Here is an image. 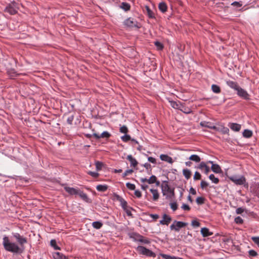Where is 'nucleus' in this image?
<instances>
[{
  "label": "nucleus",
  "mask_w": 259,
  "mask_h": 259,
  "mask_svg": "<svg viewBox=\"0 0 259 259\" xmlns=\"http://www.w3.org/2000/svg\"><path fill=\"white\" fill-rule=\"evenodd\" d=\"M189 159L190 160L195 161V162H199L201 160L200 157L198 155L195 154L191 155Z\"/></svg>",
  "instance_id": "nucleus-25"
},
{
  "label": "nucleus",
  "mask_w": 259,
  "mask_h": 259,
  "mask_svg": "<svg viewBox=\"0 0 259 259\" xmlns=\"http://www.w3.org/2000/svg\"><path fill=\"white\" fill-rule=\"evenodd\" d=\"M53 257L54 259H68V256L59 252H54Z\"/></svg>",
  "instance_id": "nucleus-14"
},
{
  "label": "nucleus",
  "mask_w": 259,
  "mask_h": 259,
  "mask_svg": "<svg viewBox=\"0 0 259 259\" xmlns=\"http://www.w3.org/2000/svg\"><path fill=\"white\" fill-rule=\"evenodd\" d=\"M107 189L108 186L106 185H99L96 187V189L99 192H105Z\"/></svg>",
  "instance_id": "nucleus-24"
},
{
  "label": "nucleus",
  "mask_w": 259,
  "mask_h": 259,
  "mask_svg": "<svg viewBox=\"0 0 259 259\" xmlns=\"http://www.w3.org/2000/svg\"><path fill=\"white\" fill-rule=\"evenodd\" d=\"M119 131L121 133L124 134H126L128 131L127 127L125 125H123L121 127H120Z\"/></svg>",
  "instance_id": "nucleus-44"
},
{
  "label": "nucleus",
  "mask_w": 259,
  "mask_h": 259,
  "mask_svg": "<svg viewBox=\"0 0 259 259\" xmlns=\"http://www.w3.org/2000/svg\"><path fill=\"white\" fill-rule=\"evenodd\" d=\"M249 256L250 257H254L257 255V253L254 250H250L248 251Z\"/></svg>",
  "instance_id": "nucleus-46"
},
{
  "label": "nucleus",
  "mask_w": 259,
  "mask_h": 259,
  "mask_svg": "<svg viewBox=\"0 0 259 259\" xmlns=\"http://www.w3.org/2000/svg\"><path fill=\"white\" fill-rule=\"evenodd\" d=\"M120 203L121 207L123 209H125L126 208L128 207V206H127V202L124 199H123L122 201H121Z\"/></svg>",
  "instance_id": "nucleus-41"
},
{
  "label": "nucleus",
  "mask_w": 259,
  "mask_h": 259,
  "mask_svg": "<svg viewBox=\"0 0 259 259\" xmlns=\"http://www.w3.org/2000/svg\"><path fill=\"white\" fill-rule=\"evenodd\" d=\"M183 174L187 180L189 179L191 177V171L188 169H184Z\"/></svg>",
  "instance_id": "nucleus-23"
},
{
  "label": "nucleus",
  "mask_w": 259,
  "mask_h": 259,
  "mask_svg": "<svg viewBox=\"0 0 259 259\" xmlns=\"http://www.w3.org/2000/svg\"><path fill=\"white\" fill-rule=\"evenodd\" d=\"M13 236L16 238L20 246H19L16 243L11 242L9 238L6 236L3 238V245L6 250L14 253L20 254L24 250V244L27 243V239L18 233L14 234Z\"/></svg>",
  "instance_id": "nucleus-1"
},
{
  "label": "nucleus",
  "mask_w": 259,
  "mask_h": 259,
  "mask_svg": "<svg viewBox=\"0 0 259 259\" xmlns=\"http://www.w3.org/2000/svg\"><path fill=\"white\" fill-rule=\"evenodd\" d=\"M191 225L194 227H198L200 226V224L196 220H193L191 222Z\"/></svg>",
  "instance_id": "nucleus-55"
},
{
  "label": "nucleus",
  "mask_w": 259,
  "mask_h": 259,
  "mask_svg": "<svg viewBox=\"0 0 259 259\" xmlns=\"http://www.w3.org/2000/svg\"><path fill=\"white\" fill-rule=\"evenodd\" d=\"M211 168L215 173L219 174L222 172L221 167L217 164H212Z\"/></svg>",
  "instance_id": "nucleus-22"
},
{
  "label": "nucleus",
  "mask_w": 259,
  "mask_h": 259,
  "mask_svg": "<svg viewBox=\"0 0 259 259\" xmlns=\"http://www.w3.org/2000/svg\"><path fill=\"white\" fill-rule=\"evenodd\" d=\"M113 197L114 199L116 200L117 201H118L120 202L122 201V199H123L120 196L117 194H114Z\"/></svg>",
  "instance_id": "nucleus-51"
},
{
  "label": "nucleus",
  "mask_w": 259,
  "mask_h": 259,
  "mask_svg": "<svg viewBox=\"0 0 259 259\" xmlns=\"http://www.w3.org/2000/svg\"><path fill=\"white\" fill-rule=\"evenodd\" d=\"M197 168L201 170H204V173L206 175L208 174V172L210 171V168L209 166H207L206 163H205L204 162H200V163L198 166Z\"/></svg>",
  "instance_id": "nucleus-11"
},
{
  "label": "nucleus",
  "mask_w": 259,
  "mask_h": 259,
  "mask_svg": "<svg viewBox=\"0 0 259 259\" xmlns=\"http://www.w3.org/2000/svg\"><path fill=\"white\" fill-rule=\"evenodd\" d=\"M93 136L96 139H99L100 138L108 139L111 137V134L109 132L105 131L103 132L100 135L96 133H94Z\"/></svg>",
  "instance_id": "nucleus-10"
},
{
  "label": "nucleus",
  "mask_w": 259,
  "mask_h": 259,
  "mask_svg": "<svg viewBox=\"0 0 259 259\" xmlns=\"http://www.w3.org/2000/svg\"><path fill=\"white\" fill-rule=\"evenodd\" d=\"M124 24L128 27H135L137 28H140L142 26L140 23L138 22L136 20L133 18H129L125 20L124 21Z\"/></svg>",
  "instance_id": "nucleus-4"
},
{
  "label": "nucleus",
  "mask_w": 259,
  "mask_h": 259,
  "mask_svg": "<svg viewBox=\"0 0 259 259\" xmlns=\"http://www.w3.org/2000/svg\"><path fill=\"white\" fill-rule=\"evenodd\" d=\"M73 120H74L73 115H71L67 118V122L69 124L71 125L72 124V122H73Z\"/></svg>",
  "instance_id": "nucleus-56"
},
{
  "label": "nucleus",
  "mask_w": 259,
  "mask_h": 259,
  "mask_svg": "<svg viewBox=\"0 0 259 259\" xmlns=\"http://www.w3.org/2000/svg\"><path fill=\"white\" fill-rule=\"evenodd\" d=\"M135 195L138 198H140L142 196V194L139 190H136L135 191Z\"/></svg>",
  "instance_id": "nucleus-63"
},
{
  "label": "nucleus",
  "mask_w": 259,
  "mask_h": 259,
  "mask_svg": "<svg viewBox=\"0 0 259 259\" xmlns=\"http://www.w3.org/2000/svg\"><path fill=\"white\" fill-rule=\"evenodd\" d=\"M170 208L174 211H176L178 209V204L176 202L170 203Z\"/></svg>",
  "instance_id": "nucleus-49"
},
{
  "label": "nucleus",
  "mask_w": 259,
  "mask_h": 259,
  "mask_svg": "<svg viewBox=\"0 0 259 259\" xmlns=\"http://www.w3.org/2000/svg\"><path fill=\"white\" fill-rule=\"evenodd\" d=\"M158 8L159 10L162 12V13H165L167 10V6L166 4L164 2H161L158 5Z\"/></svg>",
  "instance_id": "nucleus-21"
},
{
  "label": "nucleus",
  "mask_w": 259,
  "mask_h": 259,
  "mask_svg": "<svg viewBox=\"0 0 259 259\" xmlns=\"http://www.w3.org/2000/svg\"><path fill=\"white\" fill-rule=\"evenodd\" d=\"M148 160L149 162L152 163H156V159L155 158L152 157H149L148 158Z\"/></svg>",
  "instance_id": "nucleus-64"
},
{
  "label": "nucleus",
  "mask_w": 259,
  "mask_h": 259,
  "mask_svg": "<svg viewBox=\"0 0 259 259\" xmlns=\"http://www.w3.org/2000/svg\"><path fill=\"white\" fill-rule=\"evenodd\" d=\"M17 4L16 3H12L9 4L5 8V11L10 15H15L17 13Z\"/></svg>",
  "instance_id": "nucleus-5"
},
{
  "label": "nucleus",
  "mask_w": 259,
  "mask_h": 259,
  "mask_svg": "<svg viewBox=\"0 0 259 259\" xmlns=\"http://www.w3.org/2000/svg\"><path fill=\"white\" fill-rule=\"evenodd\" d=\"M127 159L130 161L131 166L135 167L138 165V163L137 160L134 158L131 155H129L127 156Z\"/></svg>",
  "instance_id": "nucleus-17"
},
{
  "label": "nucleus",
  "mask_w": 259,
  "mask_h": 259,
  "mask_svg": "<svg viewBox=\"0 0 259 259\" xmlns=\"http://www.w3.org/2000/svg\"><path fill=\"white\" fill-rule=\"evenodd\" d=\"M87 173L88 175L91 176L92 177H93L94 178H97L99 176V174L96 172L89 171H88Z\"/></svg>",
  "instance_id": "nucleus-42"
},
{
  "label": "nucleus",
  "mask_w": 259,
  "mask_h": 259,
  "mask_svg": "<svg viewBox=\"0 0 259 259\" xmlns=\"http://www.w3.org/2000/svg\"><path fill=\"white\" fill-rule=\"evenodd\" d=\"M251 240L259 247V237H252Z\"/></svg>",
  "instance_id": "nucleus-57"
},
{
  "label": "nucleus",
  "mask_w": 259,
  "mask_h": 259,
  "mask_svg": "<svg viewBox=\"0 0 259 259\" xmlns=\"http://www.w3.org/2000/svg\"><path fill=\"white\" fill-rule=\"evenodd\" d=\"M170 106L172 108H175V109H180L181 107H182V105L180 104V103L179 102H177L175 101H170Z\"/></svg>",
  "instance_id": "nucleus-26"
},
{
  "label": "nucleus",
  "mask_w": 259,
  "mask_h": 259,
  "mask_svg": "<svg viewBox=\"0 0 259 259\" xmlns=\"http://www.w3.org/2000/svg\"><path fill=\"white\" fill-rule=\"evenodd\" d=\"M131 208L128 207L127 208H126L125 209H123V210L126 212V213L128 216L132 217V213L131 212Z\"/></svg>",
  "instance_id": "nucleus-59"
},
{
  "label": "nucleus",
  "mask_w": 259,
  "mask_h": 259,
  "mask_svg": "<svg viewBox=\"0 0 259 259\" xmlns=\"http://www.w3.org/2000/svg\"><path fill=\"white\" fill-rule=\"evenodd\" d=\"M211 90L213 93L216 94H219L221 91L220 87L217 84H212L211 85Z\"/></svg>",
  "instance_id": "nucleus-29"
},
{
  "label": "nucleus",
  "mask_w": 259,
  "mask_h": 259,
  "mask_svg": "<svg viewBox=\"0 0 259 259\" xmlns=\"http://www.w3.org/2000/svg\"><path fill=\"white\" fill-rule=\"evenodd\" d=\"M205 198L203 197H198L196 200V202L198 205H201L204 203Z\"/></svg>",
  "instance_id": "nucleus-38"
},
{
  "label": "nucleus",
  "mask_w": 259,
  "mask_h": 259,
  "mask_svg": "<svg viewBox=\"0 0 259 259\" xmlns=\"http://www.w3.org/2000/svg\"><path fill=\"white\" fill-rule=\"evenodd\" d=\"M64 189L67 193H68L71 195H78V193H79V191L78 189L66 186L64 187Z\"/></svg>",
  "instance_id": "nucleus-9"
},
{
  "label": "nucleus",
  "mask_w": 259,
  "mask_h": 259,
  "mask_svg": "<svg viewBox=\"0 0 259 259\" xmlns=\"http://www.w3.org/2000/svg\"><path fill=\"white\" fill-rule=\"evenodd\" d=\"M139 242L144 244H149L150 242L149 240L147 238L144 237L142 235V238L140 239V240Z\"/></svg>",
  "instance_id": "nucleus-36"
},
{
  "label": "nucleus",
  "mask_w": 259,
  "mask_h": 259,
  "mask_svg": "<svg viewBox=\"0 0 259 259\" xmlns=\"http://www.w3.org/2000/svg\"><path fill=\"white\" fill-rule=\"evenodd\" d=\"M121 140L122 141L124 142H127L130 140H132L131 137L128 135H125L124 136H123L121 137Z\"/></svg>",
  "instance_id": "nucleus-40"
},
{
  "label": "nucleus",
  "mask_w": 259,
  "mask_h": 259,
  "mask_svg": "<svg viewBox=\"0 0 259 259\" xmlns=\"http://www.w3.org/2000/svg\"><path fill=\"white\" fill-rule=\"evenodd\" d=\"M244 209L243 208L239 207L236 209V212L237 214H241L244 212Z\"/></svg>",
  "instance_id": "nucleus-62"
},
{
  "label": "nucleus",
  "mask_w": 259,
  "mask_h": 259,
  "mask_svg": "<svg viewBox=\"0 0 259 259\" xmlns=\"http://www.w3.org/2000/svg\"><path fill=\"white\" fill-rule=\"evenodd\" d=\"M149 215L155 221L157 220L159 218V215L157 214H150Z\"/></svg>",
  "instance_id": "nucleus-61"
},
{
  "label": "nucleus",
  "mask_w": 259,
  "mask_h": 259,
  "mask_svg": "<svg viewBox=\"0 0 259 259\" xmlns=\"http://www.w3.org/2000/svg\"><path fill=\"white\" fill-rule=\"evenodd\" d=\"M51 245L56 250H60L61 248L57 245L56 241L55 239H52L50 242Z\"/></svg>",
  "instance_id": "nucleus-35"
},
{
  "label": "nucleus",
  "mask_w": 259,
  "mask_h": 259,
  "mask_svg": "<svg viewBox=\"0 0 259 259\" xmlns=\"http://www.w3.org/2000/svg\"><path fill=\"white\" fill-rule=\"evenodd\" d=\"M145 9L147 12V14L148 16V17L150 18H154L155 17L154 13L150 9V8L148 6H146Z\"/></svg>",
  "instance_id": "nucleus-27"
},
{
  "label": "nucleus",
  "mask_w": 259,
  "mask_h": 259,
  "mask_svg": "<svg viewBox=\"0 0 259 259\" xmlns=\"http://www.w3.org/2000/svg\"><path fill=\"white\" fill-rule=\"evenodd\" d=\"M171 218L166 214L163 215V219L160 221L161 225H168L171 221Z\"/></svg>",
  "instance_id": "nucleus-13"
},
{
  "label": "nucleus",
  "mask_w": 259,
  "mask_h": 259,
  "mask_svg": "<svg viewBox=\"0 0 259 259\" xmlns=\"http://www.w3.org/2000/svg\"><path fill=\"white\" fill-rule=\"evenodd\" d=\"M133 169H127L126 170L123 174V175H122V177L123 178H125V177H126L127 176L129 175L130 174H131L133 172Z\"/></svg>",
  "instance_id": "nucleus-52"
},
{
  "label": "nucleus",
  "mask_w": 259,
  "mask_h": 259,
  "mask_svg": "<svg viewBox=\"0 0 259 259\" xmlns=\"http://www.w3.org/2000/svg\"><path fill=\"white\" fill-rule=\"evenodd\" d=\"M208 124H209V122H206V121H202L200 123V125L202 126L207 127L209 128L213 129V130L216 129V127L215 126H210L209 125H208Z\"/></svg>",
  "instance_id": "nucleus-31"
},
{
  "label": "nucleus",
  "mask_w": 259,
  "mask_h": 259,
  "mask_svg": "<svg viewBox=\"0 0 259 259\" xmlns=\"http://www.w3.org/2000/svg\"><path fill=\"white\" fill-rule=\"evenodd\" d=\"M230 180L236 185H243L245 182V179L244 177L232 176L230 178Z\"/></svg>",
  "instance_id": "nucleus-8"
},
{
  "label": "nucleus",
  "mask_w": 259,
  "mask_h": 259,
  "mask_svg": "<svg viewBox=\"0 0 259 259\" xmlns=\"http://www.w3.org/2000/svg\"><path fill=\"white\" fill-rule=\"evenodd\" d=\"M226 83L230 88L234 90L235 91H236L240 87L237 82L230 80H227Z\"/></svg>",
  "instance_id": "nucleus-12"
},
{
  "label": "nucleus",
  "mask_w": 259,
  "mask_h": 259,
  "mask_svg": "<svg viewBox=\"0 0 259 259\" xmlns=\"http://www.w3.org/2000/svg\"><path fill=\"white\" fill-rule=\"evenodd\" d=\"M95 165H96V170L97 171H99V170H101L102 166H103V163L101 162L97 161L95 162Z\"/></svg>",
  "instance_id": "nucleus-37"
},
{
  "label": "nucleus",
  "mask_w": 259,
  "mask_h": 259,
  "mask_svg": "<svg viewBox=\"0 0 259 259\" xmlns=\"http://www.w3.org/2000/svg\"><path fill=\"white\" fill-rule=\"evenodd\" d=\"M150 191L152 194L153 200L156 201L159 198V193L157 189H151Z\"/></svg>",
  "instance_id": "nucleus-15"
},
{
  "label": "nucleus",
  "mask_w": 259,
  "mask_h": 259,
  "mask_svg": "<svg viewBox=\"0 0 259 259\" xmlns=\"http://www.w3.org/2000/svg\"><path fill=\"white\" fill-rule=\"evenodd\" d=\"M154 44L159 50H162L163 48L162 44L159 41H155Z\"/></svg>",
  "instance_id": "nucleus-53"
},
{
  "label": "nucleus",
  "mask_w": 259,
  "mask_h": 259,
  "mask_svg": "<svg viewBox=\"0 0 259 259\" xmlns=\"http://www.w3.org/2000/svg\"><path fill=\"white\" fill-rule=\"evenodd\" d=\"M157 180V178L155 176H152L149 179H148L147 183L149 184H153Z\"/></svg>",
  "instance_id": "nucleus-39"
},
{
  "label": "nucleus",
  "mask_w": 259,
  "mask_h": 259,
  "mask_svg": "<svg viewBox=\"0 0 259 259\" xmlns=\"http://www.w3.org/2000/svg\"><path fill=\"white\" fill-rule=\"evenodd\" d=\"M230 128L235 132H239L241 129V125L236 123H232L229 125Z\"/></svg>",
  "instance_id": "nucleus-20"
},
{
  "label": "nucleus",
  "mask_w": 259,
  "mask_h": 259,
  "mask_svg": "<svg viewBox=\"0 0 259 259\" xmlns=\"http://www.w3.org/2000/svg\"><path fill=\"white\" fill-rule=\"evenodd\" d=\"M126 186L128 189L131 190H134L136 188L135 185L130 183H127L126 184Z\"/></svg>",
  "instance_id": "nucleus-45"
},
{
  "label": "nucleus",
  "mask_w": 259,
  "mask_h": 259,
  "mask_svg": "<svg viewBox=\"0 0 259 259\" xmlns=\"http://www.w3.org/2000/svg\"><path fill=\"white\" fill-rule=\"evenodd\" d=\"M78 195L84 200L88 198L87 195L85 193H83L82 191H80V190L79 191V193H78Z\"/></svg>",
  "instance_id": "nucleus-43"
},
{
  "label": "nucleus",
  "mask_w": 259,
  "mask_h": 259,
  "mask_svg": "<svg viewBox=\"0 0 259 259\" xmlns=\"http://www.w3.org/2000/svg\"><path fill=\"white\" fill-rule=\"evenodd\" d=\"M182 208L185 210L189 211L190 210V207L186 204H183L182 206Z\"/></svg>",
  "instance_id": "nucleus-60"
},
{
  "label": "nucleus",
  "mask_w": 259,
  "mask_h": 259,
  "mask_svg": "<svg viewBox=\"0 0 259 259\" xmlns=\"http://www.w3.org/2000/svg\"><path fill=\"white\" fill-rule=\"evenodd\" d=\"M92 226L94 228L99 229L102 227L103 224L100 222L96 221L92 223Z\"/></svg>",
  "instance_id": "nucleus-30"
},
{
  "label": "nucleus",
  "mask_w": 259,
  "mask_h": 259,
  "mask_svg": "<svg viewBox=\"0 0 259 259\" xmlns=\"http://www.w3.org/2000/svg\"><path fill=\"white\" fill-rule=\"evenodd\" d=\"M235 222L237 224H242L243 220L240 217H237L235 219Z\"/></svg>",
  "instance_id": "nucleus-47"
},
{
  "label": "nucleus",
  "mask_w": 259,
  "mask_h": 259,
  "mask_svg": "<svg viewBox=\"0 0 259 259\" xmlns=\"http://www.w3.org/2000/svg\"><path fill=\"white\" fill-rule=\"evenodd\" d=\"M231 5L237 7H241L242 6V4L240 2H234L231 4Z\"/></svg>",
  "instance_id": "nucleus-58"
},
{
  "label": "nucleus",
  "mask_w": 259,
  "mask_h": 259,
  "mask_svg": "<svg viewBox=\"0 0 259 259\" xmlns=\"http://www.w3.org/2000/svg\"><path fill=\"white\" fill-rule=\"evenodd\" d=\"M201 176L200 174L198 171H196L195 172V174L194 176V178H193L194 180H199L201 179Z\"/></svg>",
  "instance_id": "nucleus-48"
},
{
  "label": "nucleus",
  "mask_w": 259,
  "mask_h": 259,
  "mask_svg": "<svg viewBox=\"0 0 259 259\" xmlns=\"http://www.w3.org/2000/svg\"><path fill=\"white\" fill-rule=\"evenodd\" d=\"M180 110H181L182 111L184 112V113H187V114L190 113L191 112V111H190V109L184 108L182 106L181 107Z\"/></svg>",
  "instance_id": "nucleus-54"
},
{
  "label": "nucleus",
  "mask_w": 259,
  "mask_h": 259,
  "mask_svg": "<svg viewBox=\"0 0 259 259\" xmlns=\"http://www.w3.org/2000/svg\"><path fill=\"white\" fill-rule=\"evenodd\" d=\"M137 250L141 254L146 255L149 257H155L156 254L154 252L146 248L143 246H139L137 248Z\"/></svg>",
  "instance_id": "nucleus-3"
},
{
  "label": "nucleus",
  "mask_w": 259,
  "mask_h": 259,
  "mask_svg": "<svg viewBox=\"0 0 259 259\" xmlns=\"http://www.w3.org/2000/svg\"><path fill=\"white\" fill-rule=\"evenodd\" d=\"M162 193L167 199H172L175 196V189L170 187L167 182H164L161 185Z\"/></svg>",
  "instance_id": "nucleus-2"
},
{
  "label": "nucleus",
  "mask_w": 259,
  "mask_h": 259,
  "mask_svg": "<svg viewBox=\"0 0 259 259\" xmlns=\"http://www.w3.org/2000/svg\"><path fill=\"white\" fill-rule=\"evenodd\" d=\"M208 184L206 182L204 181H202L201 182L200 186L202 189H205L207 187H208Z\"/></svg>",
  "instance_id": "nucleus-50"
},
{
  "label": "nucleus",
  "mask_w": 259,
  "mask_h": 259,
  "mask_svg": "<svg viewBox=\"0 0 259 259\" xmlns=\"http://www.w3.org/2000/svg\"><path fill=\"white\" fill-rule=\"evenodd\" d=\"M209 179L214 184H218L219 182V179L216 178L213 174L209 175Z\"/></svg>",
  "instance_id": "nucleus-33"
},
{
  "label": "nucleus",
  "mask_w": 259,
  "mask_h": 259,
  "mask_svg": "<svg viewBox=\"0 0 259 259\" xmlns=\"http://www.w3.org/2000/svg\"><path fill=\"white\" fill-rule=\"evenodd\" d=\"M201 233L203 237H208L213 234V233L210 232L209 229L207 228H201Z\"/></svg>",
  "instance_id": "nucleus-18"
},
{
  "label": "nucleus",
  "mask_w": 259,
  "mask_h": 259,
  "mask_svg": "<svg viewBox=\"0 0 259 259\" xmlns=\"http://www.w3.org/2000/svg\"><path fill=\"white\" fill-rule=\"evenodd\" d=\"M243 136L246 138H249L252 136V132L249 130H245L243 133Z\"/></svg>",
  "instance_id": "nucleus-28"
},
{
  "label": "nucleus",
  "mask_w": 259,
  "mask_h": 259,
  "mask_svg": "<svg viewBox=\"0 0 259 259\" xmlns=\"http://www.w3.org/2000/svg\"><path fill=\"white\" fill-rule=\"evenodd\" d=\"M187 225V223H186L175 221L174 223L170 225V228L171 230H174L177 232H179L180 228L185 227Z\"/></svg>",
  "instance_id": "nucleus-6"
},
{
  "label": "nucleus",
  "mask_w": 259,
  "mask_h": 259,
  "mask_svg": "<svg viewBox=\"0 0 259 259\" xmlns=\"http://www.w3.org/2000/svg\"><path fill=\"white\" fill-rule=\"evenodd\" d=\"M161 255L164 259H182L179 257L170 256L166 254H162Z\"/></svg>",
  "instance_id": "nucleus-32"
},
{
  "label": "nucleus",
  "mask_w": 259,
  "mask_h": 259,
  "mask_svg": "<svg viewBox=\"0 0 259 259\" xmlns=\"http://www.w3.org/2000/svg\"><path fill=\"white\" fill-rule=\"evenodd\" d=\"M236 91L238 96H239L240 97L245 100L249 99V95L245 90L242 89L240 87H239V88H238Z\"/></svg>",
  "instance_id": "nucleus-7"
},
{
  "label": "nucleus",
  "mask_w": 259,
  "mask_h": 259,
  "mask_svg": "<svg viewBox=\"0 0 259 259\" xmlns=\"http://www.w3.org/2000/svg\"><path fill=\"white\" fill-rule=\"evenodd\" d=\"M160 158L161 160H162L163 161L167 162L169 163H173V160H172V158L170 157V156H168L167 155L161 154L160 156Z\"/></svg>",
  "instance_id": "nucleus-19"
},
{
  "label": "nucleus",
  "mask_w": 259,
  "mask_h": 259,
  "mask_svg": "<svg viewBox=\"0 0 259 259\" xmlns=\"http://www.w3.org/2000/svg\"><path fill=\"white\" fill-rule=\"evenodd\" d=\"M130 238L133 239L134 241L139 242L142 238V235L137 233H132L130 234Z\"/></svg>",
  "instance_id": "nucleus-16"
},
{
  "label": "nucleus",
  "mask_w": 259,
  "mask_h": 259,
  "mask_svg": "<svg viewBox=\"0 0 259 259\" xmlns=\"http://www.w3.org/2000/svg\"><path fill=\"white\" fill-rule=\"evenodd\" d=\"M120 8L126 11L130 9L131 6L127 3H122L121 4Z\"/></svg>",
  "instance_id": "nucleus-34"
}]
</instances>
